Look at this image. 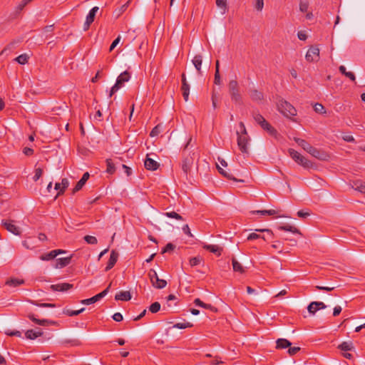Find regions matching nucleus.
<instances>
[{
  "instance_id": "nucleus-1",
  "label": "nucleus",
  "mask_w": 365,
  "mask_h": 365,
  "mask_svg": "<svg viewBox=\"0 0 365 365\" xmlns=\"http://www.w3.org/2000/svg\"><path fill=\"white\" fill-rule=\"evenodd\" d=\"M191 138H190L189 141L185 146V148L182 152V160L181 164L182 170L186 178H187L188 175L190 174L192 167L194 165V163L196 159H197V154L195 152H189L187 150V147L189 145L190 141Z\"/></svg>"
},
{
  "instance_id": "nucleus-2",
  "label": "nucleus",
  "mask_w": 365,
  "mask_h": 365,
  "mask_svg": "<svg viewBox=\"0 0 365 365\" xmlns=\"http://www.w3.org/2000/svg\"><path fill=\"white\" fill-rule=\"evenodd\" d=\"M241 133L237 132V145L242 153H247L248 152L247 144L249 137L245 128V124L242 122L240 123Z\"/></svg>"
},
{
  "instance_id": "nucleus-3",
  "label": "nucleus",
  "mask_w": 365,
  "mask_h": 365,
  "mask_svg": "<svg viewBox=\"0 0 365 365\" xmlns=\"http://www.w3.org/2000/svg\"><path fill=\"white\" fill-rule=\"evenodd\" d=\"M294 141L301 146L304 150L308 152L309 154H311L312 156L320 159V160H324V154L321 153V151L314 147L312 146L309 143H307L305 140L299 138H294Z\"/></svg>"
},
{
  "instance_id": "nucleus-4",
  "label": "nucleus",
  "mask_w": 365,
  "mask_h": 365,
  "mask_svg": "<svg viewBox=\"0 0 365 365\" xmlns=\"http://www.w3.org/2000/svg\"><path fill=\"white\" fill-rule=\"evenodd\" d=\"M228 91L231 100L235 103H242V96L240 92V87L236 80H231L228 83Z\"/></svg>"
},
{
  "instance_id": "nucleus-5",
  "label": "nucleus",
  "mask_w": 365,
  "mask_h": 365,
  "mask_svg": "<svg viewBox=\"0 0 365 365\" xmlns=\"http://www.w3.org/2000/svg\"><path fill=\"white\" fill-rule=\"evenodd\" d=\"M278 110L286 117H292L297 115V110L295 108L284 100H280L277 103Z\"/></svg>"
},
{
  "instance_id": "nucleus-6",
  "label": "nucleus",
  "mask_w": 365,
  "mask_h": 365,
  "mask_svg": "<svg viewBox=\"0 0 365 365\" xmlns=\"http://www.w3.org/2000/svg\"><path fill=\"white\" fill-rule=\"evenodd\" d=\"M288 153L290 157L299 165L303 166L305 168H309L312 167V162L307 160L295 150L289 148L288 150Z\"/></svg>"
},
{
  "instance_id": "nucleus-7",
  "label": "nucleus",
  "mask_w": 365,
  "mask_h": 365,
  "mask_svg": "<svg viewBox=\"0 0 365 365\" xmlns=\"http://www.w3.org/2000/svg\"><path fill=\"white\" fill-rule=\"evenodd\" d=\"M130 79V73L127 71L121 73L117 78L116 82L114 86L111 88L109 97H111L115 93H116L125 82H128Z\"/></svg>"
},
{
  "instance_id": "nucleus-8",
  "label": "nucleus",
  "mask_w": 365,
  "mask_h": 365,
  "mask_svg": "<svg viewBox=\"0 0 365 365\" xmlns=\"http://www.w3.org/2000/svg\"><path fill=\"white\" fill-rule=\"evenodd\" d=\"M148 277L150 278L152 285L156 289H163L166 287L167 282L165 279H160L157 272L151 269L148 272Z\"/></svg>"
},
{
  "instance_id": "nucleus-9",
  "label": "nucleus",
  "mask_w": 365,
  "mask_h": 365,
  "mask_svg": "<svg viewBox=\"0 0 365 365\" xmlns=\"http://www.w3.org/2000/svg\"><path fill=\"white\" fill-rule=\"evenodd\" d=\"M306 60L309 62H317L319 60V49L316 46H311L305 56Z\"/></svg>"
},
{
  "instance_id": "nucleus-10",
  "label": "nucleus",
  "mask_w": 365,
  "mask_h": 365,
  "mask_svg": "<svg viewBox=\"0 0 365 365\" xmlns=\"http://www.w3.org/2000/svg\"><path fill=\"white\" fill-rule=\"evenodd\" d=\"M110 285L111 284H110L108 285V287L106 289H104L103 292H101V293H99L89 299H86L81 300V303L83 304L88 305V304H93V303L98 302V300H100L101 299L104 297L108 294L109 289L110 287Z\"/></svg>"
},
{
  "instance_id": "nucleus-11",
  "label": "nucleus",
  "mask_w": 365,
  "mask_h": 365,
  "mask_svg": "<svg viewBox=\"0 0 365 365\" xmlns=\"http://www.w3.org/2000/svg\"><path fill=\"white\" fill-rule=\"evenodd\" d=\"M99 8L98 6H94L89 11L88 14L86 16V21L83 24L84 31H87L89 29L90 25L94 21L95 16Z\"/></svg>"
},
{
  "instance_id": "nucleus-12",
  "label": "nucleus",
  "mask_w": 365,
  "mask_h": 365,
  "mask_svg": "<svg viewBox=\"0 0 365 365\" xmlns=\"http://www.w3.org/2000/svg\"><path fill=\"white\" fill-rule=\"evenodd\" d=\"M4 228L15 235H20L21 232L19 227L14 224V221L5 220L2 222Z\"/></svg>"
},
{
  "instance_id": "nucleus-13",
  "label": "nucleus",
  "mask_w": 365,
  "mask_h": 365,
  "mask_svg": "<svg viewBox=\"0 0 365 365\" xmlns=\"http://www.w3.org/2000/svg\"><path fill=\"white\" fill-rule=\"evenodd\" d=\"M68 185L69 182L67 178H63L61 183L56 182L54 189L58 190V192L55 197L56 198L58 195L63 194Z\"/></svg>"
},
{
  "instance_id": "nucleus-14",
  "label": "nucleus",
  "mask_w": 365,
  "mask_h": 365,
  "mask_svg": "<svg viewBox=\"0 0 365 365\" xmlns=\"http://www.w3.org/2000/svg\"><path fill=\"white\" fill-rule=\"evenodd\" d=\"M144 165L147 170L153 171L156 170L160 166L159 163L157 161L154 160L153 159L149 157V155H147L146 156Z\"/></svg>"
},
{
  "instance_id": "nucleus-15",
  "label": "nucleus",
  "mask_w": 365,
  "mask_h": 365,
  "mask_svg": "<svg viewBox=\"0 0 365 365\" xmlns=\"http://www.w3.org/2000/svg\"><path fill=\"white\" fill-rule=\"evenodd\" d=\"M118 259V253L115 250H112L105 270L107 272V271L111 269L114 267L115 263L117 262Z\"/></svg>"
},
{
  "instance_id": "nucleus-16",
  "label": "nucleus",
  "mask_w": 365,
  "mask_h": 365,
  "mask_svg": "<svg viewBox=\"0 0 365 365\" xmlns=\"http://www.w3.org/2000/svg\"><path fill=\"white\" fill-rule=\"evenodd\" d=\"M73 287V284L69 283H60L51 285V289L53 292H65Z\"/></svg>"
},
{
  "instance_id": "nucleus-17",
  "label": "nucleus",
  "mask_w": 365,
  "mask_h": 365,
  "mask_svg": "<svg viewBox=\"0 0 365 365\" xmlns=\"http://www.w3.org/2000/svg\"><path fill=\"white\" fill-rule=\"evenodd\" d=\"M249 96L250 98L255 102L262 101L264 98L263 93L257 89H251L249 91Z\"/></svg>"
},
{
  "instance_id": "nucleus-18",
  "label": "nucleus",
  "mask_w": 365,
  "mask_h": 365,
  "mask_svg": "<svg viewBox=\"0 0 365 365\" xmlns=\"http://www.w3.org/2000/svg\"><path fill=\"white\" fill-rule=\"evenodd\" d=\"M89 176H90V175H89V173L88 172L85 173L83 175V176L81 178V180L76 183V186L73 189V193H75V192L79 191L80 190H81V188L85 185L86 181L88 180Z\"/></svg>"
},
{
  "instance_id": "nucleus-19",
  "label": "nucleus",
  "mask_w": 365,
  "mask_h": 365,
  "mask_svg": "<svg viewBox=\"0 0 365 365\" xmlns=\"http://www.w3.org/2000/svg\"><path fill=\"white\" fill-rule=\"evenodd\" d=\"M202 247L205 250L212 253H214L217 256H220L222 252V248L219 247L218 245L204 244Z\"/></svg>"
},
{
  "instance_id": "nucleus-20",
  "label": "nucleus",
  "mask_w": 365,
  "mask_h": 365,
  "mask_svg": "<svg viewBox=\"0 0 365 365\" xmlns=\"http://www.w3.org/2000/svg\"><path fill=\"white\" fill-rule=\"evenodd\" d=\"M43 334L42 331L38 329V330L29 329L25 333L26 337L29 339H35Z\"/></svg>"
},
{
  "instance_id": "nucleus-21",
  "label": "nucleus",
  "mask_w": 365,
  "mask_h": 365,
  "mask_svg": "<svg viewBox=\"0 0 365 365\" xmlns=\"http://www.w3.org/2000/svg\"><path fill=\"white\" fill-rule=\"evenodd\" d=\"M131 299V294L128 291H120L115 296V299L118 301H129Z\"/></svg>"
},
{
  "instance_id": "nucleus-22",
  "label": "nucleus",
  "mask_w": 365,
  "mask_h": 365,
  "mask_svg": "<svg viewBox=\"0 0 365 365\" xmlns=\"http://www.w3.org/2000/svg\"><path fill=\"white\" fill-rule=\"evenodd\" d=\"M194 304L196 306H198V307H202V308H205L207 309H210L213 312H217V309L215 307H213L212 305H211L210 304H205L198 298H197L194 300Z\"/></svg>"
},
{
  "instance_id": "nucleus-23",
  "label": "nucleus",
  "mask_w": 365,
  "mask_h": 365,
  "mask_svg": "<svg viewBox=\"0 0 365 365\" xmlns=\"http://www.w3.org/2000/svg\"><path fill=\"white\" fill-rule=\"evenodd\" d=\"M28 317L34 323L38 324V325H41V326H46V325H48V324H53L52 322H50L49 320L48 319H38L37 318L35 317L34 314H28Z\"/></svg>"
},
{
  "instance_id": "nucleus-24",
  "label": "nucleus",
  "mask_w": 365,
  "mask_h": 365,
  "mask_svg": "<svg viewBox=\"0 0 365 365\" xmlns=\"http://www.w3.org/2000/svg\"><path fill=\"white\" fill-rule=\"evenodd\" d=\"M71 256L68 257H61L56 259V268H63L70 264Z\"/></svg>"
},
{
  "instance_id": "nucleus-25",
  "label": "nucleus",
  "mask_w": 365,
  "mask_h": 365,
  "mask_svg": "<svg viewBox=\"0 0 365 365\" xmlns=\"http://www.w3.org/2000/svg\"><path fill=\"white\" fill-rule=\"evenodd\" d=\"M292 343L286 339H278L276 341V349H283L291 346Z\"/></svg>"
},
{
  "instance_id": "nucleus-26",
  "label": "nucleus",
  "mask_w": 365,
  "mask_h": 365,
  "mask_svg": "<svg viewBox=\"0 0 365 365\" xmlns=\"http://www.w3.org/2000/svg\"><path fill=\"white\" fill-rule=\"evenodd\" d=\"M24 283V280L18 278H10L6 281V284L9 287H16Z\"/></svg>"
},
{
  "instance_id": "nucleus-27",
  "label": "nucleus",
  "mask_w": 365,
  "mask_h": 365,
  "mask_svg": "<svg viewBox=\"0 0 365 365\" xmlns=\"http://www.w3.org/2000/svg\"><path fill=\"white\" fill-rule=\"evenodd\" d=\"M194 66L197 71L199 74H201V66L202 63V57L200 55H196L192 61Z\"/></svg>"
},
{
  "instance_id": "nucleus-28",
  "label": "nucleus",
  "mask_w": 365,
  "mask_h": 365,
  "mask_svg": "<svg viewBox=\"0 0 365 365\" xmlns=\"http://www.w3.org/2000/svg\"><path fill=\"white\" fill-rule=\"evenodd\" d=\"M232 264L233 270L235 272H237L241 274H243L245 272V268L235 258H232Z\"/></svg>"
},
{
  "instance_id": "nucleus-29",
  "label": "nucleus",
  "mask_w": 365,
  "mask_h": 365,
  "mask_svg": "<svg viewBox=\"0 0 365 365\" xmlns=\"http://www.w3.org/2000/svg\"><path fill=\"white\" fill-rule=\"evenodd\" d=\"M339 71L341 74H343L346 77L349 78L351 81H356V77H355L354 73L351 71H346V69L344 66H340L339 67Z\"/></svg>"
},
{
  "instance_id": "nucleus-30",
  "label": "nucleus",
  "mask_w": 365,
  "mask_h": 365,
  "mask_svg": "<svg viewBox=\"0 0 365 365\" xmlns=\"http://www.w3.org/2000/svg\"><path fill=\"white\" fill-rule=\"evenodd\" d=\"M252 117L255 122L260 125L262 128L267 121L265 120V118L259 113L253 112L252 113Z\"/></svg>"
},
{
  "instance_id": "nucleus-31",
  "label": "nucleus",
  "mask_w": 365,
  "mask_h": 365,
  "mask_svg": "<svg viewBox=\"0 0 365 365\" xmlns=\"http://www.w3.org/2000/svg\"><path fill=\"white\" fill-rule=\"evenodd\" d=\"M278 229L279 230L288 231V232H292V233H294V234H299V235H301V232L299 230V229H297V227H295L294 226L289 225H285L279 226L278 227Z\"/></svg>"
},
{
  "instance_id": "nucleus-32",
  "label": "nucleus",
  "mask_w": 365,
  "mask_h": 365,
  "mask_svg": "<svg viewBox=\"0 0 365 365\" xmlns=\"http://www.w3.org/2000/svg\"><path fill=\"white\" fill-rule=\"evenodd\" d=\"M262 128L266 130L270 135L276 137L277 135V130L272 127L268 122H267Z\"/></svg>"
},
{
  "instance_id": "nucleus-33",
  "label": "nucleus",
  "mask_w": 365,
  "mask_h": 365,
  "mask_svg": "<svg viewBox=\"0 0 365 365\" xmlns=\"http://www.w3.org/2000/svg\"><path fill=\"white\" fill-rule=\"evenodd\" d=\"M181 91L182 92V96L185 101H188L190 94V85L187 83L182 84Z\"/></svg>"
},
{
  "instance_id": "nucleus-34",
  "label": "nucleus",
  "mask_w": 365,
  "mask_h": 365,
  "mask_svg": "<svg viewBox=\"0 0 365 365\" xmlns=\"http://www.w3.org/2000/svg\"><path fill=\"white\" fill-rule=\"evenodd\" d=\"M338 349L341 351H347L354 349L353 344L351 341H344L338 346Z\"/></svg>"
},
{
  "instance_id": "nucleus-35",
  "label": "nucleus",
  "mask_w": 365,
  "mask_h": 365,
  "mask_svg": "<svg viewBox=\"0 0 365 365\" xmlns=\"http://www.w3.org/2000/svg\"><path fill=\"white\" fill-rule=\"evenodd\" d=\"M352 187L356 190L365 194V183H364L363 182H361V181L354 182Z\"/></svg>"
},
{
  "instance_id": "nucleus-36",
  "label": "nucleus",
  "mask_w": 365,
  "mask_h": 365,
  "mask_svg": "<svg viewBox=\"0 0 365 365\" xmlns=\"http://www.w3.org/2000/svg\"><path fill=\"white\" fill-rule=\"evenodd\" d=\"M56 257L55 251L52 250L48 253H45L40 256V259L43 261H48L54 259Z\"/></svg>"
},
{
  "instance_id": "nucleus-37",
  "label": "nucleus",
  "mask_w": 365,
  "mask_h": 365,
  "mask_svg": "<svg viewBox=\"0 0 365 365\" xmlns=\"http://www.w3.org/2000/svg\"><path fill=\"white\" fill-rule=\"evenodd\" d=\"M28 60L29 56L26 53L21 54L15 58V61L21 65L26 64L28 62Z\"/></svg>"
},
{
  "instance_id": "nucleus-38",
  "label": "nucleus",
  "mask_w": 365,
  "mask_h": 365,
  "mask_svg": "<svg viewBox=\"0 0 365 365\" xmlns=\"http://www.w3.org/2000/svg\"><path fill=\"white\" fill-rule=\"evenodd\" d=\"M107 169L106 172L109 174H113L115 171V165L111 159L106 160Z\"/></svg>"
},
{
  "instance_id": "nucleus-39",
  "label": "nucleus",
  "mask_w": 365,
  "mask_h": 365,
  "mask_svg": "<svg viewBox=\"0 0 365 365\" xmlns=\"http://www.w3.org/2000/svg\"><path fill=\"white\" fill-rule=\"evenodd\" d=\"M202 262V258L200 256L194 257L190 259L189 264L191 267L200 264Z\"/></svg>"
},
{
  "instance_id": "nucleus-40",
  "label": "nucleus",
  "mask_w": 365,
  "mask_h": 365,
  "mask_svg": "<svg viewBox=\"0 0 365 365\" xmlns=\"http://www.w3.org/2000/svg\"><path fill=\"white\" fill-rule=\"evenodd\" d=\"M84 310H85V308H81V309L76 310V311H73V310H71V309H66L63 311V314H65L69 317H73V316L78 315L79 314L83 312Z\"/></svg>"
},
{
  "instance_id": "nucleus-41",
  "label": "nucleus",
  "mask_w": 365,
  "mask_h": 365,
  "mask_svg": "<svg viewBox=\"0 0 365 365\" xmlns=\"http://www.w3.org/2000/svg\"><path fill=\"white\" fill-rule=\"evenodd\" d=\"M217 168L219 173L221 175H222L223 176H225V178H227V179L232 180L234 181H237V180L236 178H235L234 177H232V175L231 174H230L227 171L224 170L219 165H217Z\"/></svg>"
},
{
  "instance_id": "nucleus-42",
  "label": "nucleus",
  "mask_w": 365,
  "mask_h": 365,
  "mask_svg": "<svg viewBox=\"0 0 365 365\" xmlns=\"http://www.w3.org/2000/svg\"><path fill=\"white\" fill-rule=\"evenodd\" d=\"M63 344H70L72 346H78L81 344V341L78 339H66L62 341Z\"/></svg>"
},
{
  "instance_id": "nucleus-43",
  "label": "nucleus",
  "mask_w": 365,
  "mask_h": 365,
  "mask_svg": "<svg viewBox=\"0 0 365 365\" xmlns=\"http://www.w3.org/2000/svg\"><path fill=\"white\" fill-rule=\"evenodd\" d=\"M192 327V324H191L190 322H179V323H176L173 325L174 328L180 329H186V328Z\"/></svg>"
},
{
  "instance_id": "nucleus-44",
  "label": "nucleus",
  "mask_w": 365,
  "mask_h": 365,
  "mask_svg": "<svg viewBox=\"0 0 365 365\" xmlns=\"http://www.w3.org/2000/svg\"><path fill=\"white\" fill-rule=\"evenodd\" d=\"M149 311L151 312V313H157L158 312L160 311V304L158 302H155L154 303H153L150 307H149Z\"/></svg>"
},
{
  "instance_id": "nucleus-45",
  "label": "nucleus",
  "mask_w": 365,
  "mask_h": 365,
  "mask_svg": "<svg viewBox=\"0 0 365 365\" xmlns=\"http://www.w3.org/2000/svg\"><path fill=\"white\" fill-rule=\"evenodd\" d=\"M162 130V126L161 125L158 124L156 126H155L153 130L150 133V137H155L158 135Z\"/></svg>"
},
{
  "instance_id": "nucleus-46",
  "label": "nucleus",
  "mask_w": 365,
  "mask_h": 365,
  "mask_svg": "<svg viewBox=\"0 0 365 365\" xmlns=\"http://www.w3.org/2000/svg\"><path fill=\"white\" fill-rule=\"evenodd\" d=\"M83 239L89 245H96L98 243V240L94 236L86 235Z\"/></svg>"
},
{
  "instance_id": "nucleus-47",
  "label": "nucleus",
  "mask_w": 365,
  "mask_h": 365,
  "mask_svg": "<svg viewBox=\"0 0 365 365\" xmlns=\"http://www.w3.org/2000/svg\"><path fill=\"white\" fill-rule=\"evenodd\" d=\"M164 215L165 216H167L168 217L174 218V219H176L178 220H182V216L175 212H167L164 213Z\"/></svg>"
},
{
  "instance_id": "nucleus-48",
  "label": "nucleus",
  "mask_w": 365,
  "mask_h": 365,
  "mask_svg": "<svg viewBox=\"0 0 365 365\" xmlns=\"http://www.w3.org/2000/svg\"><path fill=\"white\" fill-rule=\"evenodd\" d=\"M314 110L316 113H326L324 106L322 104L318 103L314 104Z\"/></svg>"
},
{
  "instance_id": "nucleus-49",
  "label": "nucleus",
  "mask_w": 365,
  "mask_h": 365,
  "mask_svg": "<svg viewBox=\"0 0 365 365\" xmlns=\"http://www.w3.org/2000/svg\"><path fill=\"white\" fill-rule=\"evenodd\" d=\"M32 0H23L17 6L16 11L20 12Z\"/></svg>"
},
{
  "instance_id": "nucleus-50",
  "label": "nucleus",
  "mask_w": 365,
  "mask_h": 365,
  "mask_svg": "<svg viewBox=\"0 0 365 365\" xmlns=\"http://www.w3.org/2000/svg\"><path fill=\"white\" fill-rule=\"evenodd\" d=\"M175 246L172 243H168L166 246L162 250L161 253L164 254L165 252H168L173 251L175 249Z\"/></svg>"
},
{
  "instance_id": "nucleus-51",
  "label": "nucleus",
  "mask_w": 365,
  "mask_h": 365,
  "mask_svg": "<svg viewBox=\"0 0 365 365\" xmlns=\"http://www.w3.org/2000/svg\"><path fill=\"white\" fill-rule=\"evenodd\" d=\"M42 174H43V170L41 168H36L35 175L33 178L34 180L37 181L42 176Z\"/></svg>"
},
{
  "instance_id": "nucleus-52",
  "label": "nucleus",
  "mask_w": 365,
  "mask_h": 365,
  "mask_svg": "<svg viewBox=\"0 0 365 365\" xmlns=\"http://www.w3.org/2000/svg\"><path fill=\"white\" fill-rule=\"evenodd\" d=\"M282 243L280 241H276L272 245V247L279 250V253L282 252Z\"/></svg>"
},
{
  "instance_id": "nucleus-53",
  "label": "nucleus",
  "mask_w": 365,
  "mask_h": 365,
  "mask_svg": "<svg viewBox=\"0 0 365 365\" xmlns=\"http://www.w3.org/2000/svg\"><path fill=\"white\" fill-rule=\"evenodd\" d=\"M312 305H316L318 307L319 309H325L327 306L324 304V302H312L310 303V309L312 308Z\"/></svg>"
},
{
  "instance_id": "nucleus-54",
  "label": "nucleus",
  "mask_w": 365,
  "mask_h": 365,
  "mask_svg": "<svg viewBox=\"0 0 365 365\" xmlns=\"http://www.w3.org/2000/svg\"><path fill=\"white\" fill-rule=\"evenodd\" d=\"M214 83L216 85H220L221 83V78L220 75V71L218 69L215 70Z\"/></svg>"
},
{
  "instance_id": "nucleus-55",
  "label": "nucleus",
  "mask_w": 365,
  "mask_h": 365,
  "mask_svg": "<svg viewBox=\"0 0 365 365\" xmlns=\"http://www.w3.org/2000/svg\"><path fill=\"white\" fill-rule=\"evenodd\" d=\"M5 333H6V335L11 336H18V337H21L22 336L21 332L19 331H10V330H8Z\"/></svg>"
},
{
  "instance_id": "nucleus-56",
  "label": "nucleus",
  "mask_w": 365,
  "mask_h": 365,
  "mask_svg": "<svg viewBox=\"0 0 365 365\" xmlns=\"http://www.w3.org/2000/svg\"><path fill=\"white\" fill-rule=\"evenodd\" d=\"M299 351H300V347H299V346H294V347L289 346L287 352L290 356H294Z\"/></svg>"
},
{
  "instance_id": "nucleus-57",
  "label": "nucleus",
  "mask_w": 365,
  "mask_h": 365,
  "mask_svg": "<svg viewBox=\"0 0 365 365\" xmlns=\"http://www.w3.org/2000/svg\"><path fill=\"white\" fill-rule=\"evenodd\" d=\"M216 5L225 10L227 9V0H216Z\"/></svg>"
},
{
  "instance_id": "nucleus-58",
  "label": "nucleus",
  "mask_w": 365,
  "mask_h": 365,
  "mask_svg": "<svg viewBox=\"0 0 365 365\" xmlns=\"http://www.w3.org/2000/svg\"><path fill=\"white\" fill-rule=\"evenodd\" d=\"M264 7V0H256L255 9L257 11H262Z\"/></svg>"
},
{
  "instance_id": "nucleus-59",
  "label": "nucleus",
  "mask_w": 365,
  "mask_h": 365,
  "mask_svg": "<svg viewBox=\"0 0 365 365\" xmlns=\"http://www.w3.org/2000/svg\"><path fill=\"white\" fill-rule=\"evenodd\" d=\"M336 287H324V286H316V288L319 290L330 292L334 290Z\"/></svg>"
},
{
  "instance_id": "nucleus-60",
  "label": "nucleus",
  "mask_w": 365,
  "mask_h": 365,
  "mask_svg": "<svg viewBox=\"0 0 365 365\" xmlns=\"http://www.w3.org/2000/svg\"><path fill=\"white\" fill-rule=\"evenodd\" d=\"M113 319L117 322H120L123 320V315L120 312L115 313L113 317Z\"/></svg>"
},
{
  "instance_id": "nucleus-61",
  "label": "nucleus",
  "mask_w": 365,
  "mask_h": 365,
  "mask_svg": "<svg viewBox=\"0 0 365 365\" xmlns=\"http://www.w3.org/2000/svg\"><path fill=\"white\" fill-rule=\"evenodd\" d=\"M309 4L307 2H300L299 10L302 12H307L308 10Z\"/></svg>"
},
{
  "instance_id": "nucleus-62",
  "label": "nucleus",
  "mask_w": 365,
  "mask_h": 365,
  "mask_svg": "<svg viewBox=\"0 0 365 365\" xmlns=\"http://www.w3.org/2000/svg\"><path fill=\"white\" fill-rule=\"evenodd\" d=\"M120 41V36H118L113 41V43H111L110 46V48H109V51H113L115 46L119 43Z\"/></svg>"
},
{
  "instance_id": "nucleus-63",
  "label": "nucleus",
  "mask_w": 365,
  "mask_h": 365,
  "mask_svg": "<svg viewBox=\"0 0 365 365\" xmlns=\"http://www.w3.org/2000/svg\"><path fill=\"white\" fill-rule=\"evenodd\" d=\"M261 237V236L257 233H255V232H252V233H250L248 237H247V240H256V239H258Z\"/></svg>"
},
{
  "instance_id": "nucleus-64",
  "label": "nucleus",
  "mask_w": 365,
  "mask_h": 365,
  "mask_svg": "<svg viewBox=\"0 0 365 365\" xmlns=\"http://www.w3.org/2000/svg\"><path fill=\"white\" fill-rule=\"evenodd\" d=\"M182 230L184 232L185 234L189 235L190 237H192L193 235H192L191 232H190V229L188 226V225H185L182 227Z\"/></svg>"
}]
</instances>
